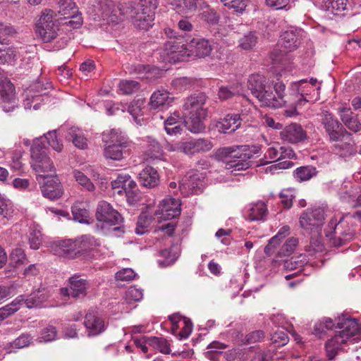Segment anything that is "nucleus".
<instances>
[{
	"label": "nucleus",
	"mask_w": 361,
	"mask_h": 361,
	"mask_svg": "<svg viewBox=\"0 0 361 361\" xmlns=\"http://www.w3.org/2000/svg\"><path fill=\"white\" fill-rule=\"evenodd\" d=\"M212 51V42L203 37H194L187 44L176 40L166 41L161 49L163 61L169 63L188 61L209 56Z\"/></svg>",
	"instance_id": "nucleus-1"
},
{
	"label": "nucleus",
	"mask_w": 361,
	"mask_h": 361,
	"mask_svg": "<svg viewBox=\"0 0 361 361\" xmlns=\"http://www.w3.org/2000/svg\"><path fill=\"white\" fill-rule=\"evenodd\" d=\"M247 88L263 106L278 109L286 103V85L282 82H276L272 90L271 86L267 85L264 75L252 74L248 78Z\"/></svg>",
	"instance_id": "nucleus-2"
},
{
	"label": "nucleus",
	"mask_w": 361,
	"mask_h": 361,
	"mask_svg": "<svg viewBox=\"0 0 361 361\" xmlns=\"http://www.w3.org/2000/svg\"><path fill=\"white\" fill-rule=\"evenodd\" d=\"M256 152L248 145H236L218 149L216 157L225 162L226 169L236 175L238 171H245L251 166L250 159Z\"/></svg>",
	"instance_id": "nucleus-3"
},
{
	"label": "nucleus",
	"mask_w": 361,
	"mask_h": 361,
	"mask_svg": "<svg viewBox=\"0 0 361 361\" xmlns=\"http://www.w3.org/2000/svg\"><path fill=\"white\" fill-rule=\"evenodd\" d=\"M207 98L204 93L199 92L187 97L184 102L185 125L193 133L204 128L202 121L207 116V109L204 107Z\"/></svg>",
	"instance_id": "nucleus-4"
},
{
	"label": "nucleus",
	"mask_w": 361,
	"mask_h": 361,
	"mask_svg": "<svg viewBox=\"0 0 361 361\" xmlns=\"http://www.w3.org/2000/svg\"><path fill=\"white\" fill-rule=\"evenodd\" d=\"M337 328L342 329V331L328 340L325 344L330 360L335 357L341 344L353 336H357V338L361 336V323L359 324L355 319H343L342 322H337Z\"/></svg>",
	"instance_id": "nucleus-5"
},
{
	"label": "nucleus",
	"mask_w": 361,
	"mask_h": 361,
	"mask_svg": "<svg viewBox=\"0 0 361 361\" xmlns=\"http://www.w3.org/2000/svg\"><path fill=\"white\" fill-rule=\"evenodd\" d=\"M102 140L106 143L104 149L105 158L120 161L128 155L131 142L117 129L104 133Z\"/></svg>",
	"instance_id": "nucleus-6"
},
{
	"label": "nucleus",
	"mask_w": 361,
	"mask_h": 361,
	"mask_svg": "<svg viewBox=\"0 0 361 361\" xmlns=\"http://www.w3.org/2000/svg\"><path fill=\"white\" fill-rule=\"evenodd\" d=\"M32 167L37 173V180L41 183L49 178L50 173L55 174V168L53 162L47 156V149L42 138L34 140L31 147Z\"/></svg>",
	"instance_id": "nucleus-7"
},
{
	"label": "nucleus",
	"mask_w": 361,
	"mask_h": 361,
	"mask_svg": "<svg viewBox=\"0 0 361 361\" xmlns=\"http://www.w3.org/2000/svg\"><path fill=\"white\" fill-rule=\"evenodd\" d=\"M352 221L343 216L339 221L336 219H331L325 230L326 237L334 247L344 246L350 241L355 236V231L349 224Z\"/></svg>",
	"instance_id": "nucleus-8"
},
{
	"label": "nucleus",
	"mask_w": 361,
	"mask_h": 361,
	"mask_svg": "<svg viewBox=\"0 0 361 361\" xmlns=\"http://www.w3.org/2000/svg\"><path fill=\"white\" fill-rule=\"evenodd\" d=\"M54 12L45 10L39 16L35 26V32L44 42H49L57 36L59 30L56 20H54Z\"/></svg>",
	"instance_id": "nucleus-9"
},
{
	"label": "nucleus",
	"mask_w": 361,
	"mask_h": 361,
	"mask_svg": "<svg viewBox=\"0 0 361 361\" xmlns=\"http://www.w3.org/2000/svg\"><path fill=\"white\" fill-rule=\"evenodd\" d=\"M181 204L179 200L166 197L160 202L154 212L159 221H167L178 217L181 212Z\"/></svg>",
	"instance_id": "nucleus-10"
},
{
	"label": "nucleus",
	"mask_w": 361,
	"mask_h": 361,
	"mask_svg": "<svg viewBox=\"0 0 361 361\" xmlns=\"http://www.w3.org/2000/svg\"><path fill=\"white\" fill-rule=\"evenodd\" d=\"M59 13L64 16V18L68 20L65 23L66 25L76 29L82 24V18L81 13H78L75 7V4L73 0H59Z\"/></svg>",
	"instance_id": "nucleus-11"
},
{
	"label": "nucleus",
	"mask_w": 361,
	"mask_h": 361,
	"mask_svg": "<svg viewBox=\"0 0 361 361\" xmlns=\"http://www.w3.org/2000/svg\"><path fill=\"white\" fill-rule=\"evenodd\" d=\"M51 248H95L100 246L99 242L90 235H82L75 239H66L54 241Z\"/></svg>",
	"instance_id": "nucleus-12"
},
{
	"label": "nucleus",
	"mask_w": 361,
	"mask_h": 361,
	"mask_svg": "<svg viewBox=\"0 0 361 361\" xmlns=\"http://www.w3.org/2000/svg\"><path fill=\"white\" fill-rule=\"evenodd\" d=\"M88 283L81 279L79 275H73L68 279V288H61L60 293L63 296H71L73 298H82L87 295Z\"/></svg>",
	"instance_id": "nucleus-13"
},
{
	"label": "nucleus",
	"mask_w": 361,
	"mask_h": 361,
	"mask_svg": "<svg viewBox=\"0 0 361 361\" xmlns=\"http://www.w3.org/2000/svg\"><path fill=\"white\" fill-rule=\"evenodd\" d=\"M95 215L99 221L109 225L118 224L123 221V218L118 212L106 201H100L98 203Z\"/></svg>",
	"instance_id": "nucleus-14"
},
{
	"label": "nucleus",
	"mask_w": 361,
	"mask_h": 361,
	"mask_svg": "<svg viewBox=\"0 0 361 361\" xmlns=\"http://www.w3.org/2000/svg\"><path fill=\"white\" fill-rule=\"evenodd\" d=\"M324 219V211L320 208L307 209L300 217V224L305 229L319 230Z\"/></svg>",
	"instance_id": "nucleus-15"
},
{
	"label": "nucleus",
	"mask_w": 361,
	"mask_h": 361,
	"mask_svg": "<svg viewBox=\"0 0 361 361\" xmlns=\"http://www.w3.org/2000/svg\"><path fill=\"white\" fill-rule=\"evenodd\" d=\"M322 123L324 125L330 140L338 141L340 138L343 136L345 130L332 114L329 111L323 112Z\"/></svg>",
	"instance_id": "nucleus-16"
},
{
	"label": "nucleus",
	"mask_w": 361,
	"mask_h": 361,
	"mask_svg": "<svg viewBox=\"0 0 361 361\" xmlns=\"http://www.w3.org/2000/svg\"><path fill=\"white\" fill-rule=\"evenodd\" d=\"M39 183L42 184L41 190L44 197L50 200H56L62 196L63 192L62 185L59 179L54 174L50 173L49 178Z\"/></svg>",
	"instance_id": "nucleus-17"
},
{
	"label": "nucleus",
	"mask_w": 361,
	"mask_h": 361,
	"mask_svg": "<svg viewBox=\"0 0 361 361\" xmlns=\"http://www.w3.org/2000/svg\"><path fill=\"white\" fill-rule=\"evenodd\" d=\"M0 98L2 103L9 104L8 106H2L4 111L9 112L14 109L16 103L15 87L7 78L0 79Z\"/></svg>",
	"instance_id": "nucleus-18"
},
{
	"label": "nucleus",
	"mask_w": 361,
	"mask_h": 361,
	"mask_svg": "<svg viewBox=\"0 0 361 361\" xmlns=\"http://www.w3.org/2000/svg\"><path fill=\"white\" fill-rule=\"evenodd\" d=\"M303 31L299 30H290L285 31L280 37L279 44L283 51H293L300 45Z\"/></svg>",
	"instance_id": "nucleus-19"
},
{
	"label": "nucleus",
	"mask_w": 361,
	"mask_h": 361,
	"mask_svg": "<svg viewBox=\"0 0 361 361\" xmlns=\"http://www.w3.org/2000/svg\"><path fill=\"white\" fill-rule=\"evenodd\" d=\"M84 325L88 336H95L101 334L106 329L104 319L97 313L90 312L86 314Z\"/></svg>",
	"instance_id": "nucleus-20"
},
{
	"label": "nucleus",
	"mask_w": 361,
	"mask_h": 361,
	"mask_svg": "<svg viewBox=\"0 0 361 361\" xmlns=\"http://www.w3.org/2000/svg\"><path fill=\"white\" fill-rule=\"evenodd\" d=\"M280 134L283 140L290 143H297L307 137L306 132L302 126L295 123L287 126Z\"/></svg>",
	"instance_id": "nucleus-21"
},
{
	"label": "nucleus",
	"mask_w": 361,
	"mask_h": 361,
	"mask_svg": "<svg viewBox=\"0 0 361 361\" xmlns=\"http://www.w3.org/2000/svg\"><path fill=\"white\" fill-rule=\"evenodd\" d=\"M131 18L133 25L140 30H148L154 19V13L137 9L133 7L131 10Z\"/></svg>",
	"instance_id": "nucleus-22"
},
{
	"label": "nucleus",
	"mask_w": 361,
	"mask_h": 361,
	"mask_svg": "<svg viewBox=\"0 0 361 361\" xmlns=\"http://www.w3.org/2000/svg\"><path fill=\"white\" fill-rule=\"evenodd\" d=\"M98 6L99 15L104 19L115 22L118 21L122 15L121 8L113 1L99 0Z\"/></svg>",
	"instance_id": "nucleus-23"
},
{
	"label": "nucleus",
	"mask_w": 361,
	"mask_h": 361,
	"mask_svg": "<svg viewBox=\"0 0 361 361\" xmlns=\"http://www.w3.org/2000/svg\"><path fill=\"white\" fill-rule=\"evenodd\" d=\"M213 147L212 142L207 139H191L184 142L183 153L186 154H194L208 152Z\"/></svg>",
	"instance_id": "nucleus-24"
},
{
	"label": "nucleus",
	"mask_w": 361,
	"mask_h": 361,
	"mask_svg": "<svg viewBox=\"0 0 361 361\" xmlns=\"http://www.w3.org/2000/svg\"><path fill=\"white\" fill-rule=\"evenodd\" d=\"M138 182L140 185L148 188L157 186L159 182L157 171L150 166H146L140 172Z\"/></svg>",
	"instance_id": "nucleus-25"
},
{
	"label": "nucleus",
	"mask_w": 361,
	"mask_h": 361,
	"mask_svg": "<svg viewBox=\"0 0 361 361\" xmlns=\"http://www.w3.org/2000/svg\"><path fill=\"white\" fill-rule=\"evenodd\" d=\"M241 121L240 114H229L217 123L216 128L220 133H230L240 127Z\"/></svg>",
	"instance_id": "nucleus-26"
},
{
	"label": "nucleus",
	"mask_w": 361,
	"mask_h": 361,
	"mask_svg": "<svg viewBox=\"0 0 361 361\" xmlns=\"http://www.w3.org/2000/svg\"><path fill=\"white\" fill-rule=\"evenodd\" d=\"M136 183L131 178V176L127 173L118 174L117 178L111 182V186L114 190H118L117 193L121 195L126 191L136 188Z\"/></svg>",
	"instance_id": "nucleus-27"
},
{
	"label": "nucleus",
	"mask_w": 361,
	"mask_h": 361,
	"mask_svg": "<svg viewBox=\"0 0 361 361\" xmlns=\"http://www.w3.org/2000/svg\"><path fill=\"white\" fill-rule=\"evenodd\" d=\"M247 217L250 221H264L268 214L267 204L262 201L252 203L249 206Z\"/></svg>",
	"instance_id": "nucleus-28"
},
{
	"label": "nucleus",
	"mask_w": 361,
	"mask_h": 361,
	"mask_svg": "<svg viewBox=\"0 0 361 361\" xmlns=\"http://www.w3.org/2000/svg\"><path fill=\"white\" fill-rule=\"evenodd\" d=\"M18 297H21L23 299V304H25L29 309L41 306L47 298L46 294L39 289L32 291L27 295H20Z\"/></svg>",
	"instance_id": "nucleus-29"
},
{
	"label": "nucleus",
	"mask_w": 361,
	"mask_h": 361,
	"mask_svg": "<svg viewBox=\"0 0 361 361\" xmlns=\"http://www.w3.org/2000/svg\"><path fill=\"white\" fill-rule=\"evenodd\" d=\"M170 94L165 90L155 91L150 97L149 105L152 109H156L172 102Z\"/></svg>",
	"instance_id": "nucleus-30"
},
{
	"label": "nucleus",
	"mask_w": 361,
	"mask_h": 361,
	"mask_svg": "<svg viewBox=\"0 0 361 361\" xmlns=\"http://www.w3.org/2000/svg\"><path fill=\"white\" fill-rule=\"evenodd\" d=\"M145 154L147 159H159L163 156V150L160 144L153 137L147 136L145 140Z\"/></svg>",
	"instance_id": "nucleus-31"
},
{
	"label": "nucleus",
	"mask_w": 361,
	"mask_h": 361,
	"mask_svg": "<svg viewBox=\"0 0 361 361\" xmlns=\"http://www.w3.org/2000/svg\"><path fill=\"white\" fill-rule=\"evenodd\" d=\"M179 255L177 250H160L157 263L160 267H166L174 263Z\"/></svg>",
	"instance_id": "nucleus-32"
},
{
	"label": "nucleus",
	"mask_w": 361,
	"mask_h": 361,
	"mask_svg": "<svg viewBox=\"0 0 361 361\" xmlns=\"http://www.w3.org/2000/svg\"><path fill=\"white\" fill-rule=\"evenodd\" d=\"M23 298L16 297L11 302L0 308V322L14 314L23 305Z\"/></svg>",
	"instance_id": "nucleus-33"
},
{
	"label": "nucleus",
	"mask_w": 361,
	"mask_h": 361,
	"mask_svg": "<svg viewBox=\"0 0 361 361\" xmlns=\"http://www.w3.org/2000/svg\"><path fill=\"white\" fill-rule=\"evenodd\" d=\"M68 135L69 138L71 139L74 145L81 149H87L88 147L87 140L84 136L81 130L71 127L68 129Z\"/></svg>",
	"instance_id": "nucleus-34"
},
{
	"label": "nucleus",
	"mask_w": 361,
	"mask_h": 361,
	"mask_svg": "<svg viewBox=\"0 0 361 361\" xmlns=\"http://www.w3.org/2000/svg\"><path fill=\"white\" fill-rule=\"evenodd\" d=\"M333 151L336 155L347 158L356 152L355 145L350 142H340L334 145Z\"/></svg>",
	"instance_id": "nucleus-35"
},
{
	"label": "nucleus",
	"mask_w": 361,
	"mask_h": 361,
	"mask_svg": "<svg viewBox=\"0 0 361 361\" xmlns=\"http://www.w3.org/2000/svg\"><path fill=\"white\" fill-rule=\"evenodd\" d=\"M73 219L80 224H89L90 213L81 203H75L71 208Z\"/></svg>",
	"instance_id": "nucleus-36"
},
{
	"label": "nucleus",
	"mask_w": 361,
	"mask_h": 361,
	"mask_svg": "<svg viewBox=\"0 0 361 361\" xmlns=\"http://www.w3.org/2000/svg\"><path fill=\"white\" fill-rule=\"evenodd\" d=\"M294 177L299 182L307 181L315 176L317 173V169L312 166H304L297 168L294 171Z\"/></svg>",
	"instance_id": "nucleus-37"
},
{
	"label": "nucleus",
	"mask_w": 361,
	"mask_h": 361,
	"mask_svg": "<svg viewBox=\"0 0 361 361\" xmlns=\"http://www.w3.org/2000/svg\"><path fill=\"white\" fill-rule=\"evenodd\" d=\"M258 42V36L256 32L250 31L245 33L238 40V47L243 50L252 49Z\"/></svg>",
	"instance_id": "nucleus-38"
},
{
	"label": "nucleus",
	"mask_w": 361,
	"mask_h": 361,
	"mask_svg": "<svg viewBox=\"0 0 361 361\" xmlns=\"http://www.w3.org/2000/svg\"><path fill=\"white\" fill-rule=\"evenodd\" d=\"M180 12L188 13L194 12L198 8L203 9L207 7V4L204 0H180Z\"/></svg>",
	"instance_id": "nucleus-39"
},
{
	"label": "nucleus",
	"mask_w": 361,
	"mask_h": 361,
	"mask_svg": "<svg viewBox=\"0 0 361 361\" xmlns=\"http://www.w3.org/2000/svg\"><path fill=\"white\" fill-rule=\"evenodd\" d=\"M335 326L334 322L331 318L324 317L322 321L315 324L313 329V334L319 337L322 338L328 330H331Z\"/></svg>",
	"instance_id": "nucleus-40"
},
{
	"label": "nucleus",
	"mask_w": 361,
	"mask_h": 361,
	"mask_svg": "<svg viewBox=\"0 0 361 361\" xmlns=\"http://www.w3.org/2000/svg\"><path fill=\"white\" fill-rule=\"evenodd\" d=\"M348 0H323L322 7L324 10L336 14L346 8Z\"/></svg>",
	"instance_id": "nucleus-41"
},
{
	"label": "nucleus",
	"mask_w": 361,
	"mask_h": 361,
	"mask_svg": "<svg viewBox=\"0 0 361 361\" xmlns=\"http://www.w3.org/2000/svg\"><path fill=\"white\" fill-rule=\"evenodd\" d=\"M90 250H54V255H58L67 259H73L75 258H85L87 252Z\"/></svg>",
	"instance_id": "nucleus-42"
},
{
	"label": "nucleus",
	"mask_w": 361,
	"mask_h": 361,
	"mask_svg": "<svg viewBox=\"0 0 361 361\" xmlns=\"http://www.w3.org/2000/svg\"><path fill=\"white\" fill-rule=\"evenodd\" d=\"M16 51L2 43L0 45V64L11 63L16 60Z\"/></svg>",
	"instance_id": "nucleus-43"
},
{
	"label": "nucleus",
	"mask_w": 361,
	"mask_h": 361,
	"mask_svg": "<svg viewBox=\"0 0 361 361\" xmlns=\"http://www.w3.org/2000/svg\"><path fill=\"white\" fill-rule=\"evenodd\" d=\"M148 345L158 349L161 353L169 354L170 353V346L168 341L163 338L149 337Z\"/></svg>",
	"instance_id": "nucleus-44"
},
{
	"label": "nucleus",
	"mask_w": 361,
	"mask_h": 361,
	"mask_svg": "<svg viewBox=\"0 0 361 361\" xmlns=\"http://www.w3.org/2000/svg\"><path fill=\"white\" fill-rule=\"evenodd\" d=\"M290 234V227L288 226H283L281 227L278 233L272 237L269 243L265 246L264 248H274L279 245V243L282 239L286 238Z\"/></svg>",
	"instance_id": "nucleus-45"
},
{
	"label": "nucleus",
	"mask_w": 361,
	"mask_h": 361,
	"mask_svg": "<svg viewBox=\"0 0 361 361\" xmlns=\"http://www.w3.org/2000/svg\"><path fill=\"white\" fill-rule=\"evenodd\" d=\"M151 223V218L148 217L145 213L141 214L137 219L135 232L138 235L146 233Z\"/></svg>",
	"instance_id": "nucleus-46"
},
{
	"label": "nucleus",
	"mask_w": 361,
	"mask_h": 361,
	"mask_svg": "<svg viewBox=\"0 0 361 361\" xmlns=\"http://www.w3.org/2000/svg\"><path fill=\"white\" fill-rule=\"evenodd\" d=\"M203 9H204V8ZM200 16L202 20L210 25L217 24L220 19L219 16L215 10L211 8L208 4L207 7H205V10L200 13Z\"/></svg>",
	"instance_id": "nucleus-47"
},
{
	"label": "nucleus",
	"mask_w": 361,
	"mask_h": 361,
	"mask_svg": "<svg viewBox=\"0 0 361 361\" xmlns=\"http://www.w3.org/2000/svg\"><path fill=\"white\" fill-rule=\"evenodd\" d=\"M119 90L125 94H131L140 88V83L135 80H123L118 85Z\"/></svg>",
	"instance_id": "nucleus-48"
},
{
	"label": "nucleus",
	"mask_w": 361,
	"mask_h": 361,
	"mask_svg": "<svg viewBox=\"0 0 361 361\" xmlns=\"http://www.w3.org/2000/svg\"><path fill=\"white\" fill-rule=\"evenodd\" d=\"M239 94V91L235 85L221 86L219 87L218 96L219 99L222 101L228 100L233 97Z\"/></svg>",
	"instance_id": "nucleus-49"
},
{
	"label": "nucleus",
	"mask_w": 361,
	"mask_h": 361,
	"mask_svg": "<svg viewBox=\"0 0 361 361\" xmlns=\"http://www.w3.org/2000/svg\"><path fill=\"white\" fill-rule=\"evenodd\" d=\"M73 176L75 180L88 191H93L95 188L94 184L91 182L90 179L80 171H74Z\"/></svg>",
	"instance_id": "nucleus-50"
},
{
	"label": "nucleus",
	"mask_w": 361,
	"mask_h": 361,
	"mask_svg": "<svg viewBox=\"0 0 361 361\" xmlns=\"http://www.w3.org/2000/svg\"><path fill=\"white\" fill-rule=\"evenodd\" d=\"M13 213L12 202L0 194V215L4 218H10Z\"/></svg>",
	"instance_id": "nucleus-51"
},
{
	"label": "nucleus",
	"mask_w": 361,
	"mask_h": 361,
	"mask_svg": "<svg viewBox=\"0 0 361 361\" xmlns=\"http://www.w3.org/2000/svg\"><path fill=\"white\" fill-rule=\"evenodd\" d=\"M143 297L142 291L135 286H130L125 293V300L128 303L140 301Z\"/></svg>",
	"instance_id": "nucleus-52"
},
{
	"label": "nucleus",
	"mask_w": 361,
	"mask_h": 361,
	"mask_svg": "<svg viewBox=\"0 0 361 361\" xmlns=\"http://www.w3.org/2000/svg\"><path fill=\"white\" fill-rule=\"evenodd\" d=\"M195 83V80L192 78L182 77L173 80L175 87L180 90H185L192 87Z\"/></svg>",
	"instance_id": "nucleus-53"
},
{
	"label": "nucleus",
	"mask_w": 361,
	"mask_h": 361,
	"mask_svg": "<svg viewBox=\"0 0 361 361\" xmlns=\"http://www.w3.org/2000/svg\"><path fill=\"white\" fill-rule=\"evenodd\" d=\"M271 341L276 347H281L288 343L289 338L285 331L278 330L271 335Z\"/></svg>",
	"instance_id": "nucleus-54"
},
{
	"label": "nucleus",
	"mask_w": 361,
	"mask_h": 361,
	"mask_svg": "<svg viewBox=\"0 0 361 361\" xmlns=\"http://www.w3.org/2000/svg\"><path fill=\"white\" fill-rule=\"evenodd\" d=\"M134 7L137 9L154 13L158 5V0H137Z\"/></svg>",
	"instance_id": "nucleus-55"
},
{
	"label": "nucleus",
	"mask_w": 361,
	"mask_h": 361,
	"mask_svg": "<svg viewBox=\"0 0 361 361\" xmlns=\"http://www.w3.org/2000/svg\"><path fill=\"white\" fill-rule=\"evenodd\" d=\"M11 263L13 266H20L27 262V258L23 250H12L10 255Z\"/></svg>",
	"instance_id": "nucleus-56"
},
{
	"label": "nucleus",
	"mask_w": 361,
	"mask_h": 361,
	"mask_svg": "<svg viewBox=\"0 0 361 361\" xmlns=\"http://www.w3.org/2000/svg\"><path fill=\"white\" fill-rule=\"evenodd\" d=\"M264 338V333L262 330H257L247 334L242 341L243 344L250 345L260 342Z\"/></svg>",
	"instance_id": "nucleus-57"
},
{
	"label": "nucleus",
	"mask_w": 361,
	"mask_h": 361,
	"mask_svg": "<svg viewBox=\"0 0 361 361\" xmlns=\"http://www.w3.org/2000/svg\"><path fill=\"white\" fill-rule=\"evenodd\" d=\"M45 139L49 145L56 152H61L62 150L63 144L58 140L56 130L49 131L45 135Z\"/></svg>",
	"instance_id": "nucleus-58"
},
{
	"label": "nucleus",
	"mask_w": 361,
	"mask_h": 361,
	"mask_svg": "<svg viewBox=\"0 0 361 361\" xmlns=\"http://www.w3.org/2000/svg\"><path fill=\"white\" fill-rule=\"evenodd\" d=\"M28 241L30 248H39L43 245L41 232L37 230L31 231L28 235Z\"/></svg>",
	"instance_id": "nucleus-59"
},
{
	"label": "nucleus",
	"mask_w": 361,
	"mask_h": 361,
	"mask_svg": "<svg viewBox=\"0 0 361 361\" xmlns=\"http://www.w3.org/2000/svg\"><path fill=\"white\" fill-rule=\"evenodd\" d=\"M215 237L221 241L222 245H230L232 241L231 230L220 228L216 232Z\"/></svg>",
	"instance_id": "nucleus-60"
},
{
	"label": "nucleus",
	"mask_w": 361,
	"mask_h": 361,
	"mask_svg": "<svg viewBox=\"0 0 361 361\" xmlns=\"http://www.w3.org/2000/svg\"><path fill=\"white\" fill-rule=\"evenodd\" d=\"M225 6L233 8L235 12L243 13L246 8L244 0H221Z\"/></svg>",
	"instance_id": "nucleus-61"
},
{
	"label": "nucleus",
	"mask_w": 361,
	"mask_h": 361,
	"mask_svg": "<svg viewBox=\"0 0 361 361\" xmlns=\"http://www.w3.org/2000/svg\"><path fill=\"white\" fill-rule=\"evenodd\" d=\"M136 274L132 269H123L116 273L115 278L118 281H130L135 279Z\"/></svg>",
	"instance_id": "nucleus-62"
},
{
	"label": "nucleus",
	"mask_w": 361,
	"mask_h": 361,
	"mask_svg": "<svg viewBox=\"0 0 361 361\" xmlns=\"http://www.w3.org/2000/svg\"><path fill=\"white\" fill-rule=\"evenodd\" d=\"M290 0H265L266 4L276 10H288Z\"/></svg>",
	"instance_id": "nucleus-63"
},
{
	"label": "nucleus",
	"mask_w": 361,
	"mask_h": 361,
	"mask_svg": "<svg viewBox=\"0 0 361 361\" xmlns=\"http://www.w3.org/2000/svg\"><path fill=\"white\" fill-rule=\"evenodd\" d=\"M56 336V328L53 326H48L42 330L40 338L44 342H49L53 341Z\"/></svg>",
	"instance_id": "nucleus-64"
}]
</instances>
